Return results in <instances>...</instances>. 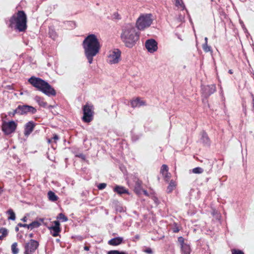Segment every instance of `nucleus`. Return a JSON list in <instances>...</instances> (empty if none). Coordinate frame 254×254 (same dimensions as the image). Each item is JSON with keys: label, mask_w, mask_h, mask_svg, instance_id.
Masks as SVG:
<instances>
[{"label": "nucleus", "mask_w": 254, "mask_h": 254, "mask_svg": "<svg viewBox=\"0 0 254 254\" xmlns=\"http://www.w3.org/2000/svg\"><path fill=\"white\" fill-rule=\"evenodd\" d=\"M181 250L184 254H190V248L189 245L186 244L181 246Z\"/></svg>", "instance_id": "obj_22"}, {"label": "nucleus", "mask_w": 254, "mask_h": 254, "mask_svg": "<svg viewBox=\"0 0 254 254\" xmlns=\"http://www.w3.org/2000/svg\"><path fill=\"white\" fill-rule=\"evenodd\" d=\"M139 236H135V238L136 239H139Z\"/></svg>", "instance_id": "obj_52"}, {"label": "nucleus", "mask_w": 254, "mask_h": 254, "mask_svg": "<svg viewBox=\"0 0 254 254\" xmlns=\"http://www.w3.org/2000/svg\"><path fill=\"white\" fill-rule=\"evenodd\" d=\"M231 252L232 254H245L242 251L238 249H232Z\"/></svg>", "instance_id": "obj_35"}, {"label": "nucleus", "mask_w": 254, "mask_h": 254, "mask_svg": "<svg viewBox=\"0 0 254 254\" xmlns=\"http://www.w3.org/2000/svg\"><path fill=\"white\" fill-rule=\"evenodd\" d=\"M23 227L30 229V224H24Z\"/></svg>", "instance_id": "obj_41"}, {"label": "nucleus", "mask_w": 254, "mask_h": 254, "mask_svg": "<svg viewBox=\"0 0 254 254\" xmlns=\"http://www.w3.org/2000/svg\"><path fill=\"white\" fill-rule=\"evenodd\" d=\"M145 47L150 53H154L157 50V43L153 39L147 40L145 42Z\"/></svg>", "instance_id": "obj_11"}, {"label": "nucleus", "mask_w": 254, "mask_h": 254, "mask_svg": "<svg viewBox=\"0 0 254 254\" xmlns=\"http://www.w3.org/2000/svg\"><path fill=\"white\" fill-rule=\"evenodd\" d=\"M23 224H22V223H18V226L20 227H23Z\"/></svg>", "instance_id": "obj_50"}, {"label": "nucleus", "mask_w": 254, "mask_h": 254, "mask_svg": "<svg viewBox=\"0 0 254 254\" xmlns=\"http://www.w3.org/2000/svg\"><path fill=\"white\" fill-rule=\"evenodd\" d=\"M76 157L81 158V159L85 160L86 157L85 155L82 153H80L75 155Z\"/></svg>", "instance_id": "obj_40"}, {"label": "nucleus", "mask_w": 254, "mask_h": 254, "mask_svg": "<svg viewBox=\"0 0 254 254\" xmlns=\"http://www.w3.org/2000/svg\"><path fill=\"white\" fill-rule=\"evenodd\" d=\"M36 124L33 121L28 122L25 126L24 135L28 136L34 130Z\"/></svg>", "instance_id": "obj_14"}, {"label": "nucleus", "mask_w": 254, "mask_h": 254, "mask_svg": "<svg viewBox=\"0 0 254 254\" xmlns=\"http://www.w3.org/2000/svg\"><path fill=\"white\" fill-rule=\"evenodd\" d=\"M6 214L9 215L8 220H15L16 218L15 214L12 209H9L6 211Z\"/></svg>", "instance_id": "obj_24"}, {"label": "nucleus", "mask_w": 254, "mask_h": 254, "mask_svg": "<svg viewBox=\"0 0 254 254\" xmlns=\"http://www.w3.org/2000/svg\"><path fill=\"white\" fill-rule=\"evenodd\" d=\"M33 236H34L33 234L31 233V234H30L29 235V238H33Z\"/></svg>", "instance_id": "obj_48"}, {"label": "nucleus", "mask_w": 254, "mask_h": 254, "mask_svg": "<svg viewBox=\"0 0 254 254\" xmlns=\"http://www.w3.org/2000/svg\"><path fill=\"white\" fill-rule=\"evenodd\" d=\"M35 101L38 103L39 106L46 108L47 106V103L45 101L44 98L39 96H36L35 97Z\"/></svg>", "instance_id": "obj_18"}, {"label": "nucleus", "mask_w": 254, "mask_h": 254, "mask_svg": "<svg viewBox=\"0 0 254 254\" xmlns=\"http://www.w3.org/2000/svg\"><path fill=\"white\" fill-rule=\"evenodd\" d=\"M114 191L119 194H129L128 190L125 187L117 186L114 189Z\"/></svg>", "instance_id": "obj_17"}, {"label": "nucleus", "mask_w": 254, "mask_h": 254, "mask_svg": "<svg viewBox=\"0 0 254 254\" xmlns=\"http://www.w3.org/2000/svg\"><path fill=\"white\" fill-rule=\"evenodd\" d=\"M164 176V179L165 181L169 182L170 178H171V174L169 172L165 173L164 175H163Z\"/></svg>", "instance_id": "obj_34"}, {"label": "nucleus", "mask_w": 254, "mask_h": 254, "mask_svg": "<svg viewBox=\"0 0 254 254\" xmlns=\"http://www.w3.org/2000/svg\"><path fill=\"white\" fill-rule=\"evenodd\" d=\"M55 224L54 226H51L49 229L53 231L52 235L53 237H57L59 235V233L61 231L60 228V224L58 221H55L53 222Z\"/></svg>", "instance_id": "obj_13"}, {"label": "nucleus", "mask_w": 254, "mask_h": 254, "mask_svg": "<svg viewBox=\"0 0 254 254\" xmlns=\"http://www.w3.org/2000/svg\"><path fill=\"white\" fill-rule=\"evenodd\" d=\"M143 194H144L145 195L147 196H149V194H148V192H147L146 190H144L143 191Z\"/></svg>", "instance_id": "obj_43"}, {"label": "nucleus", "mask_w": 254, "mask_h": 254, "mask_svg": "<svg viewBox=\"0 0 254 254\" xmlns=\"http://www.w3.org/2000/svg\"><path fill=\"white\" fill-rule=\"evenodd\" d=\"M83 116L82 120L83 122L89 123L91 122L94 118V106L92 104L86 103L83 106Z\"/></svg>", "instance_id": "obj_6"}, {"label": "nucleus", "mask_w": 254, "mask_h": 254, "mask_svg": "<svg viewBox=\"0 0 254 254\" xmlns=\"http://www.w3.org/2000/svg\"><path fill=\"white\" fill-rule=\"evenodd\" d=\"M41 223L38 221H34L30 224V229L38 228L41 226Z\"/></svg>", "instance_id": "obj_26"}, {"label": "nucleus", "mask_w": 254, "mask_h": 254, "mask_svg": "<svg viewBox=\"0 0 254 254\" xmlns=\"http://www.w3.org/2000/svg\"><path fill=\"white\" fill-rule=\"evenodd\" d=\"M176 182L173 181L171 180L169 184V186L167 187V192L168 193H171L176 188Z\"/></svg>", "instance_id": "obj_19"}, {"label": "nucleus", "mask_w": 254, "mask_h": 254, "mask_svg": "<svg viewBox=\"0 0 254 254\" xmlns=\"http://www.w3.org/2000/svg\"><path fill=\"white\" fill-rule=\"evenodd\" d=\"M151 14H142L137 18L136 27L139 30H143L149 27L152 23Z\"/></svg>", "instance_id": "obj_5"}, {"label": "nucleus", "mask_w": 254, "mask_h": 254, "mask_svg": "<svg viewBox=\"0 0 254 254\" xmlns=\"http://www.w3.org/2000/svg\"><path fill=\"white\" fill-rule=\"evenodd\" d=\"M123 241V238L122 237H118L110 240L108 241V244L111 246H117L121 244Z\"/></svg>", "instance_id": "obj_16"}, {"label": "nucleus", "mask_w": 254, "mask_h": 254, "mask_svg": "<svg viewBox=\"0 0 254 254\" xmlns=\"http://www.w3.org/2000/svg\"><path fill=\"white\" fill-rule=\"evenodd\" d=\"M3 191V188L0 187V194H1Z\"/></svg>", "instance_id": "obj_47"}, {"label": "nucleus", "mask_w": 254, "mask_h": 254, "mask_svg": "<svg viewBox=\"0 0 254 254\" xmlns=\"http://www.w3.org/2000/svg\"><path fill=\"white\" fill-rule=\"evenodd\" d=\"M21 220L23 222H26L27 220V218L26 216H24L22 219H21Z\"/></svg>", "instance_id": "obj_45"}, {"label": "nucleus", "mask_w": 254, "mask_h": 254, "mask_svg": "<svg viewBox=\"0 0 254 254\" xmlns=\"http://www.w3.org/2000/svg\"><path fill=\"white\" fill-rule=\"evenodd\" d=\"M84 250L86 251H88L89 250V247L86 246H84Z\"/></svg>", "instance_id": "obj_44"}, {"label": "nucleus", "mask_w": 254, "mask_h": 254, "mask_svg": "<svg viewBox=\"0 0 254 254\" xmlns=\"http://www.w3.org/2000/svg\"><path fill=\"white\" fill-rule=\"evenodd\" d=\"M82 46L84 50L85 57L89 64L93 62V57L99 52L101 45L95 34L88 35L82 42Z\"/></svg>", "instance_id": "obj_1"}, {"label": "nucleus", "mask_w": 254, "mask_h": 254, "mask_svg": "<svg viewBox=\"0 0 254 254\" xmlns=\"http://www.w3.org/2000/svg\"><path fill=\"white\" fill-rule=\"evenodd\" d=\"M18 108L19 112V115H23L27 114L28 113H32V114H35L37 110L32 106L24 105H18Z\"/></svg>", "instance_id": "obj_10"}, {"label": "nucleus", "mask_w": 254, "mask_h": 254, "mask_svg": "<svg viewBox=\"0 0 254 254\" xmlns=\"http://www.w3.org/2000/svg\"><path fill=\"white\" fill-rule=\"evenodd\" d=\"M207 42H208V38L207 37H205V43H207Z\"/></svg>", "instance_id": "obj_51"}, {"label": "nucleus", "mask_w": 254, "mask_h": 254, "mask_svg": "<svg viewBox=\"0 0 254 254\" xmlns=\"http://www.w3.org/2000/svg\"><path fill=\"white\" fill-rule=\"evenodd\" d=\"M131 106L132 108L140 107L146 105L145 102L141 99L140 97H137L134 99H132L130 102Z\"/></svg>", "instance_id": "obj_15"}, {"label": "nucleus", "mask_w": 254, "mask_h": 254, "mask_svg": "<svg viewBox=\"0 0 254 254\" xmlns=\"http://www.w3.org/2000/svg\"><path fill=\"white\" fill-rule=\"evenodd\" d=\"M228 72L231 74L233 73V71L232 69H229Z\"/></svg>", "instance_id": "obj_49"}, {"label": "nucleus", "mask_w": 254, "mask_h": 254, "mask_svg": "<svg viewBox=\"0 0 254 254\" xmlns=\"http://www.w3.org/2000/svg\"><path fill=\"white\" fill-rule=\"evenodd\" d=\"M11 251L13 254H17L19 252V250L17 248V243L15 242L11 245Z\"/></svg>", "instance_id": "obj_27"}, {"label": "nucleus", "mask_w": 254, "mask_h": 254, "mask_svg": "<svg viewBox=\"0 0 254 254\" xmlns=\"http://www.w3.org/2000/svg\"><path fill=\"white\" fill-rule=\"evenodd\" d=\"M39 243L38 241L30 239L29 241L25 243L24 245V254H33L38 249Z\"/></svg>", "instance_id": "obj_7"}, {"label": "nucleus", "mask_w": 254, "mask_h": 254, "mask_svg": "<svg viewBox=\"0 0 254 254\" xmlns=\"http://www.w3.org/2000/svg\"><path fill=\"white\" fill-rule=\"evenodd\" d=\"M121 39L126 47L132 48L139 40V33L132 24H127L122 28Z\"/></svg>", "instance_id": "obj_2"}, {"label": "nucleus", "mask_w": 254, "mask_h": 254, "mask_svg": "<svg viewBox=\"0 0 254 254\" xmlns=\"http://www.w3.org/2000/svg\"><path fill=\"white\" fill-rule=\"evenodd\" d=\"M175 5L181 10H183L186 9L185 5L183 0H175Z\"/></svg>", "instance_id": "obj_23"}, {"label": "nucleus", "mask_w": 254, "mask_h": 254, "mask_svg": "<svg viewBox=\"0 0 254 254\" xmlns=\"http://www.w3.org/2000/svg\"><path fill=\"white\" fill-rule=\"evenodd\" d=\"M143 251L145 253L148 254H153V251L150 248H146L145 250H144Z\"/></svg>", "instance_id": "obj_39"}, {"label": "nucleus", "mask_w": 254, "mask_h": 254, "mask_svg": "<svg viewBox=\"0 0 254 254\" xmlns=\"http://www.w3.org/2000/svg\"><path fill=\"white\" fill-rule=\"evenodd\" d=\"M121 52L118 49L110 51L108 56V62L110 64H116L121 60Z\"/></svg>", "instance_id": "obj_9"}, {"label": "nucleus", "mask_w": 254, "mask_h": 254, "mask_svg": "<svg viewBox=\"0 0 254 254\" xmlns=\"http://www.w3.org/2000/svg\"><path fill=\"white\" fill-rule=\"evenodd\" d=\"M201 140H202V142L203 143H207V142H209V139L207 134L206 133H204L202 135Z\"/></svg>", "instance_id": "obj_32"}, {"label": "nucleus", "mask_w": 254, "mask_h": 254, "mask_svg": "<svg viewBox=\"0 0 254 254\" xmlns=\"http://www.w3.org/2000/svg\"><path fill=\"white\" fill-rule=\"evenodd\" d=\"M17 126V124L13 121H3L1 126V129L5 135H9L15 131Z\"/></svg>", "instance_id": "obj_8"}, {"label": "nucleus", "mask_w": 254, "mask_h": 254, "mask_svg": "<svg viewBox=\"0 0 254 254\" xmlns=\"http://www.w3.org/2000/svg\"><path fill=\"white\" fill-rule=\"evenodd\" d=\"M178 241L181 246H182L183 245L186 244L184 242V238L182 237H179L178 239Z\"/></svg>", "instance_id": "obj_37"}, {"label": "nucleus", "mask_w": 254, "mask_h": 254, "mask_svg": "<svg viewBox=\"0 0 254 254\" xmlns=\"http://www.w3.org/2000/svg\"><path fill=\"white\" fill-rule=\"evenodd\" d=\"M202 49L204 52L208 53L210 52L211 54L212 53L213 51L211 46H208L207 43H204L202 45Z\"/></svg>", "instance_id": "obj_25"}, {"label": "nucleus", "mask_w": 254, "mask_h": 254, "mask_svg": "<svg viewBox=\"0 0 254 254\" xmlns=\"http://www.w3.org/2000/svg\"><path fill=\"white\" fill-rule=\"evenodd\" d=\"M153 199L154 200V201L156 202L158 201V198L155 196H153Z\"/></svg>", "instance_id": "obj_46"}, {"label": "nucleus", "mask_w": 254, "mask_h": 254, "mask_svg": "<svg viewBox=\"0 0 254 254\" xmlns=\"http://www.w3.org/2000/svg\"><path fill=\"white\" fill-rule=\"evenodd\" d=\"M48 196L49 199L51 201H56L58 199V196L52 191H49L48 192Z\"/></svg>", "instance_id": "obj_20"}, {"label": "nucleus", "mask_w": 254, "mask_h": 254, "mask_svg": "<svg viewBox=\"0 0 254 254\" xmlns=\"http://www.w3.org/2000/svg\"><path fill=\"white\" fill-rule=\"evenodd\" d=\"M9 27H14L20 32L25 31L27 28V16L23 10H19L9 19Z\"/></svg>", "instance_id": "obj_4"}, {"label": "nucleus", "mask_w": 254, "mask_h": 254, "mask_svg": "<svg viewBox=\"0 0 254 254\" xmlns=\"http://www.w3.org/2000/svg\"><path fill=\"white\" fill-rule=\"evenodd\" d=\"M47 142L49 143V144H51V143H53V140H52V138H48L47 139Z\"/></svg>", "instance_id": "obj_42"}, {"label": "nucleus", "mask_w": 254, "mask_h": 254, "mask_svg": "<svg viewBox=\"0 0 254 254\" xmlns=\"http://www.w3.org/2000/svg\"><path fill=\"white\" fill-rule=\"evenodd\" d=\"M15 230H16V231H18V228H17H17H16Z\"/></svg>", "instance_id": "obj_53"}, {"label": "nucleus", "mask_w": 254, "mask_h": 254, "mask_svg": "<svg viewBox=\"0 0 254 254\" xmlns=\"http://www.w3.org/2000/svg\"><path fill=\"white\" fill-rule=\"evenodd\" d=\"M106 186L107 184L106 183H101L98 185L97 187L99 190H103L105 189Z\"/></svg>", "instance_id": "obj_38"}, {"label": "nucleus", "mask_w": 254, "mask_h": 254, "mask_svg": "<svg viewBox=\"0 0 254 254\" xmlns=\"http://www.w3.org/2000/svg\"><path fill=\"white\" fill-rule=\"evenodd\" d=\"M160 172L162 175H164L165 173L168 172V167L167 165L164 164L162 166Z\"/></svg>", "instance_id": "obj_31"}, {"label": "nucleus", "mask_w": 254, "mask_h": 254, "mask_svg": "<svg viewBox=\"0 0 254 254\" xmlns=\"http://www.w3.org/2000/svg\"><path fill=\"white\" fill-rule=\"evenodd\" d=\"M192 172L194 174H201L203 172V169L200 167H196L192 169Z\"/></svg>", "instance_id": "obj_30"}, {"label": "nucleus", "mask_w": 254, "mask_h": 254, "mask_svg": "<svg viewBox=\"0 0 254 254\" xmlns=\"http://www.w3.org/2000/svg\"><path fill=\"white\" fill-rule=\"evenodd\" d=\"M28 82L33 87L48 96L56 95V91L54 88L47 82L39 77L32 76L28 79Z\"/></svg>", "instance_id": "obj_3"}, {"label": "nucleus", "mask_w": 254, "mask_h": 254, "mask_svg": "<svg viewBox=\"0 0 254 254\" xmlns=\"http://www.w3.org/2000/svg\"><path fill=\"white\" fill-rule=\"evenodd\" d=\"M57 219L62 220L63 222L67 221L68 220L67 217L62 213H61L58 215Z\"/></svg>", "instance_id": "obj_28"}, {"label": "nucleus", "mask_w": 254, "mask_h": 254, "mask_svg": "<svg viewBox=\"0 0 254 254\" xmlns=\"http://www.w3.org/2000/svg\"><path fill=\"white\" fill-rule=\"evenodd\" d=\"M202 91L204 96L207 97L216 92V87L215 84L209 85L204 87Z\"/></svg>", "instance_id": "obj_12"}, {"label": "nucleus", "mask_w": 254, "mask_h": 254, "mask_svg": "<svg viewBox=\"0 0 254 254\" xmlns=\"http://www.w3.org/2000/svg\"><path fill=\"white\" fill-rule=\"evenodd\" d=\"M8 230L5 228H0V234L1 235L0 236V240H2L4 238H5L8 235Z\"/></svg>", "instance_id": "obj_21"}, {"label": "nucleus", "mask_w": 254, "mask_h": 254, "mask_svg": "<svg viewBox=\"0 0 254 254\" xmlns=\"http://www.w3.org/2000/svg\"><path fill=\"white\" fill-rule=\"evenodd\" d=\"M107 254H127L124 251H120L118 250H111L107 252Z\"/></svg>", "instance_id": "obj_29"}, {"label": "nucleus", "mask_w": 254, "mask_h": 254, "mask_svg": "<svg viewBox=\"0 0 254 254\" xmlns=\"http://www.w3.org/2000/svg\"><path fill=\"white\" fill-rule=\"evenodd\" d=\"M52 139L53 142L56 143L57 141L59 139V137L57 134H53V137L52 138Z\"/></svg>", "instance_id": "obj_36"}, {"label": "nucleus", "mask_w": 254, "mask_h": 254, "mask_svg": "<svg viewBox=\"0 0 254 254\" xmlns=\"http://www.w3.org/2000/svg\"><path fill=\"white\" fill-rule=\"evenodd\" d=\"M16 114H19V110H18V107L14 110H13V111L9 112L8 113V115L9 116L13 117L15 116V115Z\"/></svg>", "instance_id": "obj_33"}]
</instances>
